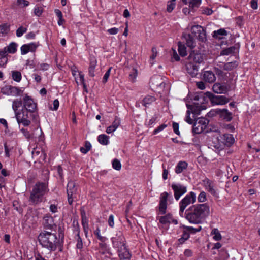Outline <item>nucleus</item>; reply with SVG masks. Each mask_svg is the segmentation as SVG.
Listing matches in <instances>:
<instances>
[{
    "label": "nucleus",
    "mask_w": 260,
    "mask_h": 260,
    "mask_svg": "<svg viewBox=\"0 0 260 260\" xmlns=\"http://www.w3.org/2000/svg\"><path fill=\"white\" fill-rule=\"evenodd\" d=\"M209 207L205 204L193 206L185 212V218L191 223L199 224L203 218L209 214Z\"/></svg>",
    "instance_id": "nucleus-1"
},
{
    "label": "nucleus",
    "mask_w": 260,
    "mask_h": 260,
    "mask_svg": "<svg viewBox=\"0 0 260 260\" xmlns=\"http://www.w3.org/2000/svg\"><path fill=\"white\" fill-rule=\"evenodd\" d=\"M54 231L44 230L38 236V240L42 246L51 251L56 250L57 238Z\"/></svg>",
    "instance_id": "nucleus-2"
},
{
    "label": "nucleus",
    "mask_w": 260,
    "mask_h": 260,
    "mask_svg": "<svg viewBox=\"0 0 260 260\" xmlns=\"http://www.w3.org/2000/svg\"><path fill=\"white\" fill-rule=\"evenodd\" d=\"M48 191V185L44 182H37L30 192L29 201L36 205L41 203L43 197Z\"/></svg>",
    "instance_id": "nucleus-3"
},
{
    "label": "nucleus",
    "mask_w": 260,
    "mask_h": 260,
    "mask_svg": "<svg viewBox=\"0 0 260 260\" xmlns=\"http://www.w3.org/2000/svg\"><path fill=\"white\" fill-rule=\"evenodd\" d=\"M234 141L231 134L221 135L218 132H212V146L217 149L222 150L225 146H230Z\"/></svg>",
    "instance_id": "nucleus-4"
},
{
    "label": "nucleus",
    "mask_w": 260,
    "mask_h": 260,
    "mask_svg": "<svg viewBox=\"0 0 260 260\" xmlns=\"http://www.w3.org/2000/svg\"><path fill=\"white\" fill-rule=\"evenodd\" d=\"M222 243L217 241L215 243H212V255H215L214 259L216 260H225L228 257V253L225 250L222 248Z\"/></svg>",
    "instance_id": "nucleus-5"
},
{
    "label": "nucleus",
    "mask_w": 260,
    "mask_h": 260,
    "mask_svg": "<svg viewBox=\"0 0 260 260\" xmlns=\"http://www.w3.org/2000/svg\"><path fill=\"white\" fill-rule=\"evenodd\" d=\"M196 194L193 192H190L187 194L179 203V214L183 217V212L186 207L191 203H194L196 201Z\"/></svg>",
    "instance_id": "nucleus-6"
},
{
    "label": "nucleus",
    "mask_w": 260,
    "mask_h": 260,
    "mask_svg": "<svg viewBox=\"0 0 260 260\" xmlns=\"http://www.w3.org/2000/svg\"><path fill=\"white\" fill-rule=\"evenodd\" d=\"M29 113L27 110L22 108L15 114L17 121L19 124L22 123L24 126H27L30 125L31 121L29 119Z\"/></svg>",
    "instance_id": "nucleus-7"
},
{
    "label": "nucleus",
    "mask_w": 260,
    "mask_h": 260,
    "mask_svg": "<svg viewBox=\"0 0 260 260\" xmlns=\"http://www.w3.org/2000/svg\"><path fill=\"white\" fill-rule=\"evenodd\" d=\"M209 123V120L203 117L198 118L193 123L192 132L199 134L202 133Z\"/></svg>",
    "instance_id": "nucleus-8"
},
{
    "label": "nucleus",
    "mask_w": 260,
    "mask_h": 260,
    "mask_svg": "<svg viewBox=\"0 0 260 260\" xmlns=\"http://www.w3.org/2000/svg\"><path fill=\"white\" fill-rule=\"evenodd\" d=\"M186 106H187V107L188 110L186 112L187 116L186 117L185 121L188 123H189L190 124H192L194 123V119L192 118H191L190 117V111L189 110H190L191 111L192 113L194 115H199L200 113V111L204 109L205 108H204L203 106H199V105L193 106V105L187 104Z\"/></svg>",
    "instance_id": "nucleus-9"
},
{
    "label": "nucleus",
    "mask_w": 260,
    "mask_h": 260,
    "mask_svg": "<svg viewBox=\"0 0 260 260\" xmlns=\"http://www.w3.org/2000/svg\"><path fill=\"white\" fill-rule=\"evenodd\" d=\"M191 32L198 40L205 42L207 40L205 30L200 25H194L191 27Z\"/></svg>",
    "instance_id": "nucleus-10"
},
{
    "label": "nucleus",
    "mask_w": 260,
    "mask_h": 260,
    "mask_svg": "<svg viewBox=\"0 0 260 260\" xmlns=\"http://www.w3.org/2000/svg\"><path fill=\"white\" fill-rule=\"evenodd\" d=\"M43 225L44 230L49 231H56L57 225L54 223L53 217L50 214H46L43 219Z\"/></svg>",
    "instance_id": "nucleus-11"
},
{
    "label": "nucleus",
    "mask_w": 260,
    "mask_h": 260,
    "mask_svg": "<svg viewBox=\"0 0 260 260\" xmlns=\"http://www.w3.org/2000/svg\"><path fill=\"white\" fill-rule=\"evenodd\" d=\"M23 109L27 110L30 113V115L32 116L33 118H36V115L34 113L37 108V104L34 101L28 96L26 95L23 99Z\"/></svg>",
    "instance_id": "nucleus-12"
},
{
    "label": "nucleus",
    "mask_w": 260,
    "mask_h": 260,
    "mask_svg": "<svg viewBox=\"0 0 260 260\" xmlns=\"http://www.w3.org/2000/svg\"><path fill=\"white\" fill-rule=\"evenodd\" d=\"M1 92L3 94L18 96L22 94L23 91L17 87L6 86L1 89Z\"/></svg>",
    "instance_id": "nucleus-13"
},
{
    "label": "nucleus",
    "mask_w": 260,
    "mask_h": 260,
    "mask_svg": "<svg viewBox=\"0 0 260 260\" xmlns=\"http://www.w3.org/2000/svg\"><path fill=\"white\" fill-rule=\"evenodd\" d=\"M67 192L68 202L70 205H71L73 203V199L75 197L77 192L75 183L74 181H70L68 182L67 187Z\"/></svg>",
    "instance_id": "nucleus-14"
},
{
    "label": "nucleus",
    "mask_w": 260,
    "mask_h": 260,
    "mask_svg": "<svg viewBox=\"0 0 260 260\" xmlns=\"http://www.w3.org/2000/svg\"><path fill=\"white\" fill-rule=\"evenodd\" d=\"M171 187L174 192V198L176 200H178L180 197L187 191L186 187L179 183H173Z\"/></svg>",
    "instance_id": "nucleus-15"
},
{
    "label": "nucleus",
    "mask_w": 260,
    "mask_h": 260,
    "mask_svg": "<svg viewBox=\"0 0 260 260\" xmlns=\"http://www.w3.org/2000/svg\"><path fill=\"white\" fill-rule=\"evenodd\" d=\"M150 83L152 87L154 89L157 90L159 92L162 90L165 86V83L162 78L159 76H154L151 78Z\"/></svg>",
    "instance_id": "nucleus-16"
},
{
    "label": "nucleus",
    "mask_w": 260,
    "mask_h": 260,
    "mask_svg": "<svg viewBox=\"0 0 260 260\" xmlns=\"http://www.w3.org/2000/svg\"><path fill=\"white\" fill-rule=\"evenodd\" d=\"M112 241L113 246L117 249L120 248V247L123 246L125 245V239L123 237V234L121 232H119L114 237H112Z\"/></svg>",
    "instance_id": "nucleus-17"
},
{
    "label": "nucleus",
    "mask_w": 260,
    "mask_h": 260,
    "mask_svg": "<svg viewBox=\"0 0 260 260\" xmlns=\"http://www.w3.org/2000/svg\"><path fill=\"white\" fill-rule=\"evenodd\" d=\"M230 101V99L223 95H212V106L213 105H223Z\"/></svg>",
    "instance_id": "nucleus-18"
},
{
    "label": "nucleus",
    "mask_w": 260,
    "mask_h": 260,
    "mask_svg": "<svg viewBox=\"0 0 260 260\" xmlns=\"http://www.w3.org/2000/svg\"><path fill=\"white\" fill-rule=\"evenodd\" d=\"M214 113L218 114L220 117L225 119L226 121H230L232 117L231 113L228 111L227 109H212V114Z\"/></svg>",
    "instance_id": "nucleus-19"
},
{
    "label": "nucleus",
    "mask_w": 260,
    "mask_h": 260,
    "mask_svg": "<svg viewBox=\"0 0 260 260\" xmlns=\"http://www.w3.org/2000/svg\"><path fill=\"white\" fill-rule=\"evenodd\" d=\"M169 194L164 192L161 194L159 203V212L161 214H164L166 213L167 208V201Z\"/></svg>",
    "instance_id": "nucleus-20"
},
{
    "label": "nucleus",
    "mask_w": 260,
    "mask_h": 260,
    "mask_svg": "<svg viewBox=\"0 0 260 260\" xmlns=\"http://www.w3.org/2000/svg\"><path fill=\"white\" fill-rule=\"evenodd\" d=\"M38 45L34 43L24 44L21 47V53L22 55H24L30 52H34L36 50Z\"/></svg>",
    "instance_id": "nucleus-21"
},
{
    "label": "nucleus",
    "mask_w": 260,
    "mask_h": 260,
    "mask_svg": "<svg viewBox=\"0 0 260 260\" xmlns=\"http://www.w3.org/2000/svg\"><path fill=\"white\" fill-rule=\"evenodd\" d=\"M189 62H195L200 63L203 61V58L202 55L200 53L196 52L194 51H192L190 53V54L188 57Z\"/></svg>",
    "instance_id": "nucleus-22"
},
{
    "label": "nucleus",
    "mask_w": 260,
    "mask_h": 260,
    "mask_svg": "<svg viewBox=\"0 0 260 260\" xmlns=\"http://www.w3.org/2000/svg\"><path fill=\"white\" fill-rule=\"evenodd\" d=\"M186 70L187 73L193 77L198 73L199 66L193 62H189L186 64Z\"/></svg>",
    "instance_id": "nucleus-23"
},
{
    "label": "nucleus",
    "mask_w": 260,
    "mask_h": 260,
    "mask_svg": "<svg viewBox=\"0 0 260 260\" xmlns=\"http://www.w3.org/2000/svg\"><path fill=\"white\" fill-rule=\"evenodd\" d=\"M118 255L121 259H128L130 256V253L126 248L125 245L120 247V248L117 249Z\"/></svg>",
    "instance_id": "nucleus-24"
},
{
    "label": "nucleus",
    "mask_w": 260,
    "mask_h": 260,
    "mask_svg": "<svg viewBox=\"0 0 260 260\" xmlns=\"http://www.w3.org/2000/svg\"><path fill=\"white\" fill-rule=\"evenodd\" d=\"M182 2L184 4L188 5L192 10L198 8L201 3V0H182Z\"/></svg>",
    "instance_id": "nucleus-25"
},
{
    "label": "nucleus",
    "mask_w": 260,
    "mask_h": 260,
    "mask_svg": "<svg viewBox=\"0 0 260 260\" xmlns=\"http://www.w3.org/2000/svg\"><path fill=\"white\" fill-rule=\"evenodd\" d=\"M120 120L119 118L116 117L114 121L113 122L111 125L108 126L106 129V133L108 134H111L114 132L120 125Z\"/></svg>",
    "instance_id": "nucleus-26"
},
{
    "label": "nucleus",
    "mask_w": 260,
    "mask_h": 260,
    "mask_svg": "<svg viewBox=\"0 0 260 260\" xmlns=\"http://www.w3.org/2000/svg\"><path fill=\"white\" fill-rule=\"evenodd\" d=\"M238 51V47L236 46H231L225 49H223L220 52V55H232Z\"/></svg>",
    "instance_id": "nucleus-27"
},
{
    "label": "nucleus",
    "mask_w": 260,
    "mask_h": 260,
    "mask_svg": "<svg viewBox=\"0 0 260 260\" xmlns=\"http://www.w3.org/2000/svg\"><path fill=\"white\" fill-rule=\"evenodd\" d=\"M212 90L217 93H223L226 92L227 88L220 83H216L212 86Z\"/></svg>",
    "instance_id": "nucleus-28"
},
{
    "label": "nucleus",
    "mask_w": 260,
    "mask_h": 260,
    "mask_svg": "<svg viewBox=\"0 0 260 260\" xmlns=\"http://www.w3.org/2000/svg\"><path fill=\"white\" fill-rule=\"evenodd\" d=\"M226 31L223 28L219 29L217 31H214L213 37L219 40L223 39L227 36Z\"/></svg>",
    "instance_id": "nucleus-29"
},
{
    "label": "nucleus",
    "mask_w": 260,
    "mask_h": 260,
    "mask_svg": "<svg viewBox=\"0 0 260 260\" xmlns=\"http://www.w3.org/2000/svg\"><path fill=\"white\" fill-rule=\"evenodd\" d=\"M187 166L188 164L186 161H180L177 164L175 171L177 174L181 173L187 168Z\"/></svg>",
    "instance_id": "nucleus-30"
},
{
    "label": "nucleus",
    "mask_w": 260,
    "mask_h": 260,
    "mask_svg": "<svg viewBox=\"0 0 260 260\" xmlns=\"http://www.w3.org/2000/svg\"><path fill=\"white\" fill-rule=\"evenodd\" d=\"M186 40V45L191 49L193 48L195 46V41L193 37L190 34H186L184 36Z\"/></svg>",
    "instance_id": "nucleus-31"
},
{
    "label": "nucleus",
    "mask_w": 260,
    "mask_h": 260,
    "mask_svg": "<svg viewBox=\"0 0 260 260\" xmlns=\"http://www.w3.org/2000/svg\"><path fill=\"white\" fill-rule=\"evenodd\" d=\"M156 100V98L154 96L148 95L143 99L142 104L145 107H147L148 105H150L153 102L155 101Z\"/></svg>",
    "instance_id": "nucleus-32"
},
{
    "label": "nucleus",
    "mask_w": 260,
    "mask_h": 260,
    "mask_svg": "<svg viewBox=\"0 0 260 260\" xmlns=\"http://www.w3.org/2000/svg\"><path fill=\"white\" fill-rule=\"evenodd\" d=\"M97 61L95 58H92L90 60V66L89 67V74L91 77L94 76V71L96 66Z\"/></svg>",
    "instance_id": "nucleus-33"
},
{
    "label": "nucleus",
    "mask_w": 260,
    "mask_h": 260,
    "mask_svg": "<svg viewBox=\"0 0 260 260\" xmlns=\"http://www.w3.org/2000/svg\"><path fill=\"white\" fill-rule=\"evenodd\" d=\"M172 220V215L170 214H168L164 216H161L159 218L160 223H161L162 224L170 223H171Z\"/></svg>",
    "instance_id": "nucleus-34"
},
{
    "label": "nucleus",
    "mask_w": 260,
    "mask_h": 260,
    "mask_svg": "<svg viewBox=\"0 0 260 260\" xmlns=\"http://www.w3.org/2000/svg\"><path fill=\"white\" fill-rule=\"evenodd\" d=\"M222 238L221 234L217 229H214L212 230V239L217 241H220Z\"/></svg>",
    "instance_id": "nucleus-35"
},
{
    "label": "nucleus",
    "mask_w": 260,
    "mask_h": 260,
    "mask_svg": "<svg viewBox=\"0 0 260 260\" xmlns=\"http://www.w3.org/2000/svg\"><path fill=\"white\" fill-rule=\"evenodd\" d=\"M22 101L20 99H15L13 101L12 103V109L14 111L15 114L18 112V109L20 108L22 105Z\"/></svg>",
    "instance_id": "nucleus-36"
},
{
    "label": "nucleus",
    "mask_w": 260,
    "mask_h": 260,
    "mask_svg": "<svg viewBox=\"0 0 260 260\" xmlns=\"http://www.w3.org/2000/svg\"><path fill=\"white\" fill-rule=\"evenodd\" d=\"M98 142L104 145H106L109 143V137L105 134L100 135L98 138Z\"/></svg>",
    "instance_id": "nucleus-37"
},
{
    "label": "nucleus",
    "mask_w": 260,
    "mask_h": 260,
    "mask_svg": "<svg viewBox=\"0 0 260 260\" xmlns=\"http://www.w3.org/2000/svg\"><path fill=\"white\" fill-rule=\"evenodd\" d=\"M9 31L10 27L7 24H3L0 25V36H5Z\"/></svg>",
    "instance_id": "nucleus-38"
},
{
    "label": "nucleus",
    "mask_w": 260,
    "mask_h": 260,
    "mask_svg": "<svg viewBox=\"0 0 260 260\" xmlns=\"http://www.w3.org/2000/svg\"><path fill=\"white\" fill-rule=\"evenodd\" d=\"M178 50L179 54L182 56H185L187 55L186 48L184 44L181 42H179L178 43Z\"/></svg>",
    "instance_id": "nucleus-39"
},
{
    "label": "nucleus",
    "mask_w": 260,
    "mask_h": 260,
    "mask_svg": "<svg viewBox=\"0 0 260 260\" xmlns=\"http://www.w3.org/2000/svg\"><path fill=\"white\" fill-rule=\"evenodd\" d=\"M12 77L13 79L17 82H19L21 80V74L17 71H13L12 72Z\"/></svg>",
    "instance_id": "nucleus-40"
},
{
    "label": "nucleus",
    "mask_w": 260,
    "mask_h": 260,
    "mask_svg": "<svg viewBox=\"0 0 260 260\" xmlns=\"http://www.w3.org/2000/svg\"><path fill=\"white\" fill-rule=\"evenodd\" d=\"M8 53H14L17 50V44L15 43H11L8 46L6 47Z\"/></svg>",
    "instance_id": "nucleus-41"
},
{
    "label": "nucleus",
    "mask_w": 260,
    "mask_h": 260,
    "mask_svg": "<svg viewBox=\"0 0 260 260\" xmlns=\"http://www.w3.org/2000/svg\"><path fill=\"white\" fill-rule=\"evenodd\" d=\"M238 66V63L236 61L230 62L226 63L224 65V69L226 70H232L236 68Z\"/></svg>",
    "instance_id": "nucleus-42"
},
{
    "label": "nucleus",
    "mask_w": 260,
    "mask_h": 260,
    "mask_svg": "<svg viewBox=\"0 0 260 260\" xmlns=\"http://www.w3.org/2000/svg\"><path fill=\"white\" fill-rule=\"evenodd\" d=\"M91 147V145L89 142H86L85 144V147L80 148V151L86 154L88 151L90 150Z\"/></svg>",
    "instance_id": "nucleus-43"
},
{
    "label": "nucleus",
    "mask_w": 260,
    "mask_h": 260,
    "mask_svg": "<svg viewBox=\"0 0 260 260\" xmlns=\"http://www.w3.org/2000/svg\"><path fill=\"white\" fill-rule=\"evenodd\" d=\"M137 75H138L137 70L135 68H133L129 75V80L131 81H132V82L135 81V80L137 76Z\"/></svg>",
    "instance_id": "nucleus-44"
},
{
    "label": "nucleus",
    "mask_w": 260,
    "mask_h": 260,
    "mask_svg": "<svg viewBox=\"0 0 260 260\" xmlns=\"http://www.w3.org/2000/svg\"><path fill=\"white\" fill-rule=\"evenodd\" d=\"M203 79L206 82L210 83L211 79V72L210 71H205L203 75Z\"/></svg>",
    "instance_id": "nucleus-45"
},
{
    "label": "nucleus",
    "mask_w": 260,
    "mask_h": 260,
    "mask_svg": "<svg viewBox=\"0 0 260 260\" xmlns=\"http://www.w3.org/2000/svg\"><path fill=\"white\" fill-rule=\"evenodd\" d=\"M112 255L111 253L109 251H105L101 253L100 257L102 260H109L108 259H110Z\"/></svg>",
    "instance_id": "nucleus-46"
},
{
    "label": "nucleus",
    "mask_w": 260,
    "mask_h": 260,
    "mask_svg": "<svg viewBox=\"0 0 260 260\" xmlns=\"http://www.w3.org/2000/svg\"><path fill=\"white\" fill-rule=\"evenodd\" d=\"M27 31V28L23 26H20L16 30V36L18 37L22 36Z\"/></svg>",
    "instance_id": "nucleus-47"
},
{
    "label": "nucleus",
    "mask_w": 260,
    "mask_h": 260,
    "mask_svg": "<svg viewBox=\"0 0 260 260\" xmlns=\"http://www.w3.org/2000/svg\"><path fill=\"white\" fill-rule=\"evenodd\" d=\"M183 227L184 229H185L187 231V232H190L192 233H195L197 232H199L201 230V226H198V228H196V229L194 228L193 227H191V226H184Z\"/></svg>",
    "instance_id": "nucleus-48"
},
{
    "label": "nucleus",
    "mask_w": 260,
    "mask_h": 260,
    "mask_svg": "<svg viewBox=\"0 0 260 260\" xmlns=\"http://www.w3.org/2000/svg\"><path fill=\"white\" fill-rule=\"evenodd\" d=\"M112 166L114 169L119 171L121 169V164L118 159H115L112 162Z\"/></svg>",
    "instance_id": "nucleus-49"
},
{
    "label": "nucleus",
    "mask_w": 260,
    "mask_h": 260,
    "mask_svg": "<svg viewBox=\"0 0 260 260\" xmlns=\"http://www.w3.org/2000/svg\"><path fill=\"white\" fill-rule=\"evenodd\" d=\"M77 247L78 248H79V249H81V248H82L83 244H82V239H81V237H80V235H79V229L77 230Z\"/></svg>",
    "instance_id": "nucleus-50"
},
{
    "label": "nucleus",
    "mask_w": 260,
    "mask_h": 260,
    "mask_svg": "<svg viewBox=\"0 0 260 260\" xmlns=\"http://www.w3.org/2000/svg\"><path fill=\"white\" fill-rule=\"evenodd\" d=\"M189 237V234L187 231H184L183 232L182 236L181 238L179 239V241L180 243L183 242L185 240L188 239Z\"/></svg>",
    "instance_id": "nucleus-51"
},
{
    "label": "nucleus",
    "mask_w": 260,
    "mask_h": 260,
    "mask_svg": "<svg viewBox=\"0 0 260 260\" xmlns=\"http://www.w3.org/2000/svg\"><path fill=\"white\" fill-rule=\"evenodd\" d=\"M198 200L199 202H204L206 201V194L204 191H202L198 197Z\"/></svg>",
    "instance_id": "nucleus-52"
},
{
    "label": "nucleus",
    "mask_w": 260,
    "mask_h": 260,
    "mask_svg": "<svg viewBox=\"0 0 260 260\" xmlns=\"http://www.w3.org/2000/svg\"><path fill=\"white\" fill-rule=\"evenodd\" d=\"M175 4L172 2L169 1L167 4V10L168 12H171L174 9Z\"/></svg>",
    "instance_id": "nucleus-53"
},
{
    "label": "nucleus",
    "mask_w": 260,
    "mask_h": 260,
    "mask_svg": "<svg viewBox=\"0 0 260 260\" xmlns=\"http://www.w3.org/2000/svg\"><path fill=\"white\" fill-rule=\"evenodd\" d=\"M79 75L80 81L82 84V85H83V87H84V90L86 91H87V87H86V84H85V83L84 82V75L82 74L81 72H79Z\"/></svg>",
    "instance_id": "nucleus-54"
},
{
    "label": "nucleus",
    "mask_w": 260,
    "mask_h": 260,
    "mask_svg": "<svg viewBox=\"0 0 260 260\" xmlns=\"http://www.w3.org/2000/svg\"><path fill=\"white\" fill-rule=\"evenodd\" d=\"M94 234L96 235L98 238L102 241H104L105 240V237H102L101 235H100V230L99 229V228H97L96 230L94 231Z\"/></svg>",
    "instance_id": "nucleus-55"
},
{
    "label": "nucleus",
    "mask_w": 260,
    "mask_h": 260,
    "mask_svg": "<svg viewBox=\"0 0 260 260\" xmlns=\"http://www.w3.org/2000/svg\"><path fill=\"white\" fill-rule=\"evenodd\" d=\"M81 214H82V225H88V219L87 218V217H86L85 216V212H82L81 213Z\"/></svg>",
    "instance_id": "nucleus-56"
},
{
    "label": "nucleus",
    "mask_w": 260,
    "mask_h": 260,
    "mask_svg": "<svg viewBox=\"0 0 260 260\" xmlns=\"http://www.w3.org/2000/svg\"><path fill=\"white\" fill-rule=\"evenodd\" d=\"M112 68L110 67L107 71V72H106V73L105 74L104 76V77H103V82L104 83H106L107 80H108V79L110 76V72H111V70Z\"/></svg>",
    "instance_id": "nucleus-57"
},
{
    "label": "nucleus",
    "mask_w": 260,
    "mask_h": 260,
    "mask_svg": "<svg viewBox=\"0 0 260 260\" xmlns=\"http://www.w3.org/2000/svg\"><path fill=\"white\" fill-rule=\"evenodd\" d=\"M167 127V125L165 124H162L161 125L159 126L156 129H155L153 131V134H156L157 133L162 131Z\"/></svg>",
    "instance_id": "nucleus-58"
},
{
    "label": "nucleus",
    "mask_w": 260,
    "mask_h": 260,
    "mask_svg": "<svg viewBox=\"0 0 260 260\" xmlns=\"http://www.w3.org/2000/svg\"><path fill=\"white\" fill-rule=\"evenodd\" d=\"M21 131L23 133V134L24 135V136L26 138L28 139H30V138H31V135H30L29 132L27 129H26L25 128H22L21 129Z\"/></svg>",
    "instance_id": "nucleus-59"
},
{
    "label": "nucleus",
    "mask_w": 260,
    "mask_h": 260,
    "mask_svg": "<svg viewBox=\"0 0 260 260\" xmlns=\"http://www.w3.org/2000/svg\"><path fill=\"white\" fill-rule=\"evenodd\" d=\"M151 51H152V54L150 56V60H153L155 58V57H156V56L157 55V52L156 48L153 47L152 48Z\"/></svg>",
    "instance_id": "nucleus-60"
},
{
    "label": "nucleus",
    "mask_w": 260,
    "mask_h": 260,
    "mask_svg": "<svg viewBox=\"0 0 260 260\" xmlns=\"http://www.w3.org/2000/svg\"><path fill=\"white\" fill-rule=\"evenodd\" d=\"M173 127L174 133L177 135H179L180 132L179 131V124L177 123L173 122Z\"/></svg>",
    "instance_id": "nucleus-61"
},
{
    "label": "nucleus",
    "mask_w": 260,
    "mask_h": 260,
    "mask_svg": "<svg viewBox=\"0 0 260 260\" xmlns=\"http://www.w3.org/2000/svg\"><path fill=\"white\" fill-rule=\"evenodd\" d=\"M17 4L19 5H22L23 7L27 6L29 5V2L26 0H17Z\"/></svg>",
    "instance_id": "nucleus-62"
},
{
    "label": "nucleus",
    "mask_w": 260,
    "mask_h": 260,
    "mask_svg": "<svg viewBox=\"0 0 260 260\" xmlns=\"http://www.w3.org/2000/svg\"><path fill=\"white\" fill-rule=\"evenodd\" d=\"M172 51H173V54H172L173 58H174V59L175 61H179L180 60V57L177 53L176 50L173 49Z\"/></svg>",
    "instance_id": "nucleus-63"
},
{
    "label": "nucleus",
    "mask_w": 260,
    "mask_h": 260,
    "mask_svg": "<svg viewBox=\"0 0 260 260\" xmlns=\"http://www.w3.org/2000/svg\"><path fill=\"white\" fill-rule=\"evenodd\" d=\"M8 59L6 57L0 58V67L4 66L7 62Z\"/></svg>",
    "instance_id": "nucleus-64"
}]
</instances>
